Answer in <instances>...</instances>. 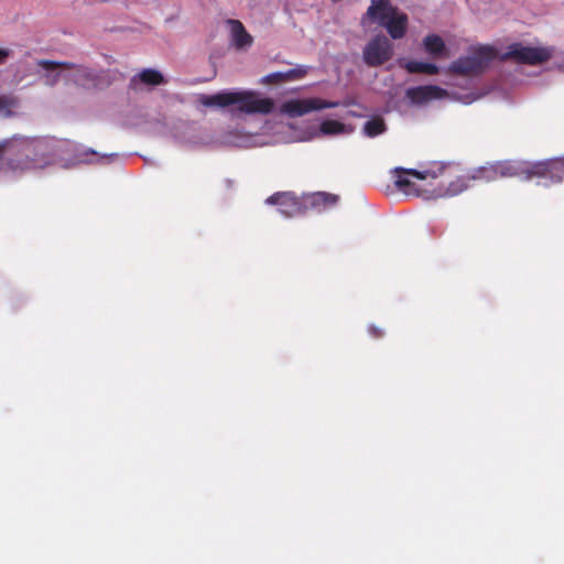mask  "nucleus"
I'll return each mask as SVG.
<instances>
[{"label": "nucleus", "instance_id": "obj_1", "mask_svg": "<svg viewBox=\"0 0 564 564\" xmlns=\"http://www.w3.org/2000/svg\"><path fill=\"white\" fill-rule=\"evenodd\" d=\"M395 186L405 195L445 198L459 195L469 187L470 178L456 163L435 162L429 167H397Z\"/></svg>", "mask_w": 564, "mask_h": 564}, {"label": "nucleus", "instance_id": "obj_2", "mask_svg": "<svg viewBox=\"0 0 564 564\" xmlns=\"http://www.w3.org/2000/svg\"><path fill=\"white\" fill-rule=\"evenodd\" d=\"M6 152V170L24 173L50 167L62 159L66 141L55 137H28L14 134L2 140Z\"/></svg>", "mask_w": 564, "mask_h": 564}, {"label": "nucleus", "instance_id": "obj_3", "mask_svg": "<svg viewBox=\"0 0 564 564\" xmlns=\"http://www.w3.org/2000/svg\"><path fill=\"white\" fill-rule=\"evenodd\" d=\"M494 164L498 178L517 176L531 180L533 177H539L549 181L550 183H558L564 178L563 159H554L535 163L500 161Z\"/></svg>", "mask_w": 564, "mask_h": 564}, {"label": "nucleus", "instance_id": "obj_4", "mask_svg": "<svg viewBox=\"0 0 564 564\" xmlns=\"http://www.w3.org/2000/svg\"><path fill=\"white\" fill-rule=\"evenodd\" d=\"M199 102L205 107L225 108L237 106V110L243 113L269 115L274 109L271 98H260L256 91H221L215 95H200Z\"/></svg>", "mask_w": 564, "mask_h": 564}, {"label": "nucleus", "instance_id": "obj_5", "mask_svg": "<svg viewBox=\"0 0 564 564\" xmlns=\"http://www.w3.org/2000/svg\"><path fill=\"white\" fill-rule=\"evenodd\" d=\"M552 50L549 47L525 46L522 43H512L500 56L501 61H513L518 64L536 66L547 62L552 57Z\"/></svg>", "mask_w": 564, "mask_h": 564}, {"label": "nucleus", "instance_id": "obj_6", "mask_svg": "<svg viewBox=\"0 0 564 564\" xmlns=\"http://www.w3.org/2000/svg\"><path fill=\"white\" fill-rule=\"evenodd\" d=\"M362 56L368 66H381L392 58L393 44L387 36L377 35L366 44Z\"/></svg>", "mask_w": 564, "mask_h": 564}, {"label": "nucleus", "instance_id": "obj_7", "mask_svg": "<svg viewBox=\"0 0 564 564\" xmlns=\"http://www.w3.org/2000/svg\"><path fill=\"white\" fill-rule=\"evenodd\" d=\"M338 106V101H327L321 98L291 99L281 106V112L288 115L291 118H296L312 111L336 108Z\"/></svg>", "mask_w": 564, "mask_h": 564}, {"label": "nucleus", "instance_id": "obj_8", "mask_svg": "<svg viewBox=\"0 0 564 564\" xmlns=\"http://www.w3.org/2000/svg\"><path fill=\"white\" fill-rule=\"evenodd\" d=\"M269 205H276L278 210L285 217H294L306 213L304 197L300 198L292 192H278L265 200Z\"/></svg>", "mask_w": 564, "mask_h": 564}, {"label": "nucleus", "instance_id": "obj_9", "mask_svg": "<svg viewBox=\"0 0 564 564\" xmlns=\"http://www.w3.org/2000/svg\"><path fill=\"white\" fill-rule=\"evenodd\" d=\"M447 91L435 85L416 86L406 89V98L414 105H424L429 101L441 99Z\"/></svg>", "mask_w": 564, "mask_h": 564}, {"label": "nucleus", "instance_id": "obj_10", "mask_svg": "<svg viewBox=\"0 0 564 564\" xmlns=\"http://www.w3.org/2000/svg\"><path fill=\"white\" fill-rule=\"evenodd\" d=\"M408 23H409L408 15L403 12H400L399 10H395V13H393L392 15H389L387 19L381 21V23H379V24L387 30L388 34L393 40H400L406 33Z\"/></svg>", "mask_w": 564, "mask_h": 564}, {"label": "nucleus", "instance_id": "obj_11", "mask_svg": "<svg viewBox=\"0 0 564 564\" xmlns=\"http://www.w3.org/2000/svg\"><path fill=\"white\" fill-rule=\"evenodd\" d=\"M37 66L46 70L45 74L42 75V80L44 85L53 87L55 86L61 78V73L55 72L58 68H72L73 63L69 62H54L50 59H39L36 62Z\"/></svg>", "mask_w": 564, "mask_h": 564}, {"label": "nucleus", "instance_id": "obj_12", "mask_svg": "<svg viewBox=\"0 0 564 564\" xmlns=\"http://www.w3.org/2000/svg\"><path fill=\"white\" fill-rule=\"evenodd\" d=\"M306 210L312 208L317 212H324L333 206H335L339 199V197L335 194L326 193V192H317L310 195L304 196Z\"/></svg>", "mask_w": 564, "mask_h": 564}, {"label": "nucleus", "instance_id": "obj_13", "mask_svg": "<svg viewBox=\"0 0 564 564\" xmlns=\"http://www.w3.org/2000/svg\"><path fill=\"white\" fill-rule=\"evenodd\" d=\"M398 10L390 3V0H371V4L367 9L366 17L373 22L381 23L389 15H392Z\"/></svg>", "mask_w": 564, "mask_h": 564}, {"label": "nucleus", "instance_id": "obj_14", "mask_svg": "<svg viewBox=\"0 0 564 564\" xmlns=\"http://www.w3.org/2000/svg\"><path fill=\"white\" fill-rule=\"evenodd\" d=\"M164 82V77L159 70L145 68L130 79L129 87L133 90H138L141 84L147 86H159Z\"/></svg>", "mask_w": 564, "mask_h": 564}, {"label": "nucleus", "instance_id": "obj_15", "mask_svg": "<svg viewBox=\"0 0 564 564\" xmlns=\"http://www.w3.org/2000/svg\"><path fill=\"white\" fill-rule=\"evenodd\" d=\"M306 74H307V67L297 66V67L289 69L286 72L271 73V74L267 75L262 79V82L264 84H269V85L280 84V83H284V82L302 79L306 76Z\"/></svg>", "mask_w": 564, "mask_h": 564}, {"label": "nucleus", "instance_id": "obj_16", "mask_svg": "<svg viewBox=\"0 0 564 564\" xmlns=\"http://www.w3.org/2000/svg\"><path fill=\"white\" fill-rule=\"evenodd\" d=\"M470 56L473 57L479 73H482L497 57V50L490 45H480L473 50Z\"/></svg>", "mask_w": 564, "mask_h": 564}, {"label": "nucleus", "instance_id": "obj_17", "mask_svg": "<svg viewBox=\"0 0 564 564\" xmlns=\"http://www.w3.org/2000/svg\"><path fill=\"white\" fill-rule=\"evenodd\" d=\"M231 29V37L237 48H245L251 46L253 39L247 32L243 24L239 20H229Z\"/></svg>", "mask_w": 564, "mask_h": 564}, {"label": "nucleus", "instance_id": "obj_18", "mask_svg": "<svg viewBox=\"0 0 564 564\" xmlns=\"http://www.w3.org/2000/svg\"><path fill=\"white\" fill-rule=\"evenodd\" d=\"M73 73L70 74L69 79L73 80L76 85L79 86H88L95 83L97 76L96 73L88 67L85 66H75L73 64Z\"/></svg>", "mask_w": 564, "mask_h": 564}, {"label": "nucleus", "instance_id": "obj_19", "mask_svg": "<svg viewBox=\"0 0 564 564\" xmlns=\"http://www.w3.org/2000/svg\"><path fill=\"white\" fill-rule=\"evenodd\" d=\"M451 72L458 75H478L480 74L470 55L459 57L451 64Z\"/></svg>", "mask_w": 564, "mask_h": 564}, {"label": "nucleus", "instance_id": "obj_20", "mask_svg": "<svg viewBox=\"0 0 564 564\" xmlns=\"http://www.w3.org/2000/svg\"><path fill=\"white\" fill-rule=\"evenodd\" d=\"M424 50L432 56H440L446 51L444 40L437 34H429L423 40Z\"/></svg>", "mask_w": 564, "mask_h": 564}, {"label": "nucleus", "instance_id": "obj_21", "mask_svg": "<svg viewBox=\"0 0 564 564\" xmlns=\"http://www.w3.org/2000/svg\"><path fill=\"white\" fill-rule=\"evenodd\" d=\"M468 175H469L470 182L471 181L492 182V181L498 180L495 164H489V165L474 169L468 172Z\"/></svg>", "mask_w": 564, "mask_h": 564}, {"label": "nucleus", "instance_id": "obj_22", "mask_svg": "<svg viewBox=\"0 0 564 564\" xmlns=\"http://www.w3.org/2000/svg\"><path fill=\"white\" fill-rule=\"evenodd\" d=\"M404 67L410 74L435 75L438 73V67L435 64L426 62L410 61Z\"/></svg>", "mask_w": 564, "mask_h": 564}, {"label": "nucleus", "instance_id": "obj_23", "mask_svg": "<svg viewBox=\"0 0 564 564\" xmlns=\"http://www.w3.org/2000/svg\"><path fill=\"white\" fill-rule=\"evenodd\" d=\"M387 130L386 122L381 117L368 120L364 126V132L369 138H375Z\"/></svg>", "mask_w": 564, "mask_h": 564}, {"label": "nucleus", "instance_id": "obj_24", "mask_svg": "<svg viewBox=\"0 0 564 564\" xmlns=\"http://www.w3.org/2000/svg\"><path fill=\"white\" fill-rule=\"evenodd\" d=\"M319 130L324 134H339L345 131V124L337 120H325L321 123Z\"/></svg>", "mask_w": 564, "mask_h": 564}, {"label": "nucleus", "instance_id": "obj_25", "mask_svg": "<svg viewBox=\"0 0 564 564\" xmlns=\"http://www.w3.org/2000/svg\"><path fill=\"white\" fill-rule=\"evenodd\" d=\"M14 106V100L8 96H0V112L8 111L10 113V108Z\"/></svg>", "mask_w": 564, "mask_h": 564}, {"label": "nucleus", "instance_id": "obj_26", "mask_svg": "<svg viewBox=\"0 0 564 564\" xmlns=\"http://www.w3.org/2000/svg\"><path fill=\"white\" fill-rule=\"evenodd\" d=\"M368 332L376 339L381 338L384 335L383 329H381L380 327H378L376 325H370L368 328Z\"/></svg>", "mask_w": 564, "mask_h": 564}, {"label": "nucleus", "instance_id": "obj_27", "mask_svg": "<svg viewBox=\"0 0 564 564\" xmlns=\"http://www.w3.org/2000/svg\"><path fill=\"white\" fill-rule=\"evenodd\" d=\"M0 162H2L3 169L6 170V152H4L2 141H0Z\"/></svg>", "mask_w": 564, "mask_h": 564}, {"label": "nucleus", "instance_id": "obj_28", "mask_svg": "<svg viewBox=\"0 0 564 564\" xmlns=\"http://www.w3.org/2000/svg\"><path fill=\"white\" fill-rule=\"evenodd\" d=\"M8 56H9V51L4 50V48H0V64H3Z\"/></svg>", "mask_w": 564, "mask_h": 564}]
</instances>
